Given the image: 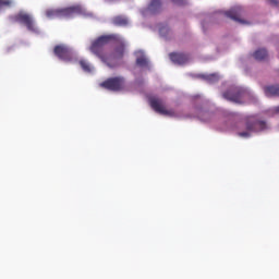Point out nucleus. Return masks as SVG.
Segmentation results:
<instances>
[{"mask_svg":"<svg viewBox=\"0 0 279 279\" xmlns=\"http://www.w3.org/2000/svg\"><path fill=\"white\" fill-rule=\"evenodd\" d=\"M266 97H279V85H270L264 88Z\"/></svg>","mask_w":279,"mask_h":279,"instance_id":"13","label":"nucleus"},{"mask_svg":"<svg viewBox=\"0 0 279 279\" xmlns=\"http://www.w3.org/2000/svg\"><path fill=\"white\" fill-rule=\"evenodd\" d=\"M136 64H137V66L145 68V66H148L149 61H147V58L142 56V57L136 59Z\"/></svg>","mask_w":279,"mask_h":279,"instance_id":"18","label":"nucleus"},{"mask_svg":"<svg viewBox=\"0 0 279 279\" xmlns=\"http://www.w3.org/2000/svg\"><path fill=\"white\" fill-rule=\"evenodd\" d=\"M207 82H218L219 76L217 74H209L206 76Z\"/></svg>","mask_w":279,"mask_h":279,"instance_id":"20","label":"nucleus"},{"mask_svg":"<svg viewBox=\"0 0 279 279\" xmlns=\"http://www.w3.org/2000/svg\"><path fill=\"white\" fill-rule=\"evenodd\" d=\"M269 3H270L271 5H278V0H269Z\"/></svg>","mask_w":279,"mask_h":279,"instance_id":"23","label":"nucleus"},{"mask_svg":"<svg viewBox=\"0 0 279 279\" xmlns=\"http://www.w3.org/2000/svg\"><path fill=\"white\" fill-rule=\"evenodd\" d=\"M275 111L279 113V106L275 108Z\"/></svg>","mask_w":279,"mask_h":279,"instance_id":"24","label":"nucleus"},{"mask_svg":"<svg viewBox=\"0 0 279 279\" xmlns=\"http://www.w3.org/2000/svg\"><path fill=\"white\" fill-rule=\"evenodd\" d=\"M162 10V2L160 0H151L150 4L148 5V12L150 14H158Z\"/></svg>","mask_w":279,"mask_h":279,"instance_id":"12","label":"nucleus"},{"mask_svg":"<svg viewBox=\"0 0 279 279\" xmlns=\"http://www.w3.org/2000/svg\"><path fill=\"white\" fill-rule=\"evenodd\" d=\"M201 121H204L205 123L207 121H210V112L208 111L203 112V116L201 117Z\"/></svg>","mask_w":279,"mask_h":279,"instance_id":"21","label":"nucleus"},{"mask_svg":"<svg viewBox=\"0 0 279 279\" xmlns=\"http://www.w3.org/2000/svg\"><path fill=\"white\" fill-rule=\"evenodd\" d=\"M226 16L231 19V21H236L238 23H245V21L241 20V14H243V8L234 7L231 10L227 11Z\"/></svg>","mask_w":279,"mask_h":279,"instance_id":"10","label":"nucleus"},{"mask_svg":"<svg viewBox=\"0 0 279 279\" xmlns=\"http://www.w3.org/2000/svg\"><path fill=\"white\" fill-rule=\"evenodd\" d=\"M247 96L243 89L234 88L223 93V98L233 104H243V99Z\"/></svg>","mask_w":279,"mask_h":279,"instance_id":"8","label":"nucleus"},{"mask_svg":"<svg viewBox=\"0 0 279 279\" xmlns=\"http://www.w3.org/2000/svg\"><path fill=\"white\" fill-rule=\"evenodd\" d=\"M11 23H21L25 25L28 32H33V34H38V27L36 26V22L34 21V16L32 14L20 11L19 13L10 16Z\"/></svg>","mask_w":279,"mask_h":279,"instance_id":"3","label":"nucleus"},{"mask_svg":"<svg viewBox=\"0 0 279 279\" xmlns=\"http://www.w3.org/2000/svg\"><path fill=\"white\" fill-rule=\"evenodd\" d=\"M175 5H186V0H171Z\"/></svg>","mask_w":279,"mask_h":279,"instance_id":"22","label":"nucleus"},{"mask_svg":"<svg viewBox=\"0 0 279 279\" xmlns=\"http://www.w3.org/2000/svg\"><path fill=\"white\" fill-rule=\"evenodd\" d=\"M253 58L257 60L258 62H263V60H267V50L266 49H257L253 53Z\"/></svg>","mask_w":279,"mask_h":279,"instance_id":"15","label":"nucleus"},{"mask_svg":"<svg viewBox=\"0 0 279 279\" xmlns=\"http://www.w3.org/2000/svg\"><path fill=\"white\" fill-rule=\"evenodd\" d=\"M75 14H82V7L72 5L63 9L46 10L47 19H69L71 16H75Z\"/></svg>","mask_w":279,"mask_h":279,"instance_id":"2","label":"nucleus"},{"mask_svg":"<svg viewBox=\"0 0 279 279\" xmlns=\"http://www.w3.org/2000/svg\"><path fill=\"white\" fill-rule=\"evenodd\" d=\"M149 105L155 112H158V114H163L165 117H175V111H173V109H167L165 106V100L161 98H150Z\"/></svg>","mask_w":279,"mask_h":279,"instance_id":"6","label":"nucleus"},{"mask_svg":"<svg viewBox=\"0 0 279 279\" xmlns=\"http://www.w3.org/2000/svg\"><path fill=\"white\" fill-rule=\"evenodd\" d=\"M12 0H0V10L2 8H12Z\"/></svg>","mask_w":279,"mask_h":279,"instance_id":"19","label":"nucleus"},{"mask_svg":"<svg viewBox=\"0 0 279 279\" xmlns=\"http://www.w3.org/2000/svg\"><path fill=\"white\" fill-rule=\"evenodd\" d=\"M112 23L117 26V27H128L129 25V21L128 17L122 16V15H118L116 17L112 19Z\"/></svg>","mask_w":279,"mask_h":279,"instance_id":"14","label":"nucleus"},{"mask_svg":"<svg viewBox=\"0 0 279 279\" xmlns=\"http://www.w3.org/2000/svg\"><path fill=\"white\" fill-rule=\"evenodd\" d=\"M159 34L162 38H169L171 36V28H169V25H161L159 27Z\"/></svg>","mask_w":279,"mask_h":279,"instance_id":"16","label":"nucleus"},{"mask_svg":"<svg viewBox=\"0 0 279 279\" xmlns=\"http://www.w3.org/2000/svg\"><path fill=\"white\" fill-rule=\"evenodd\" d=\"M169 58L174 64H186L189 62V56L184 53L172 52Z\"/></svg>","mask_w":279,"mask_h":279,"instance_id":"11","label":"nucleus"},{"mask_svg":"<svg viewBox=\"0 0 279 279\" xmlns=\"http://www.w3.org/2000/svg\"><path fill=\"white\" fill-rule=\"evenodd\" d=\"M119 40H116L117 43H120L119 46L114 48V51L110 54H108L109 58V64H114L116 66L113 69H117L119 66V60H123V57L125 56V43L121 40V37H119Z\"/></svg>","mask_w":279,"mask_h":279,"instance_id":"7","label":"nucleus"},{"mask_svg":"<svg viewBox=\"0 0 279 279\" xmlns=\"http://www.w3.org/2000/svg\"><path fill=\"white\" fill-rule=\"evenodd\" d=\"M101 88L106 90H112L113 93H119L125 88V78L123 76L109 77L102 83H100Z\"/></svg>","mask_w":279,"mask_h":279,"instance_id":"5","label":"nucleus"},{"mask_svg":"<svg viewBox=\"0 0 279 279\" xmlns=\"http://www.w3.org/2000/svg\"><path fill=\"white\" fill-rule=\"evenodd\" d=\"M246 130L247 131L240 132L239 136L242 138H250V132H263V130H267V122L263 120H256L254 117H251L246 121Z\"/></svg>","mask_w":279,"mask_h":279,"instance_id":"4","label":"nucleus"},{"mask_svg":"<svg viewBox=\"0 0 279 279\" xmlns=\"http://www.w3.org/2000/svg\"><path fill=\"white\" fill-rule=\"evenodd\" d=\"M80 65L85 73H93V66L90 65V63H88V61L81 60Z\"/></svg>","mask_w":279,"mask_h":279,"instance_id":"17","label":"nucleus"},{"mask_svg":"<svg viewBox=\"0 0 279 279\" xmlns=\"http://www.w3.org/2000/svg\"><path fill=\"white\" fill-rule=\"evenodd\" d=\"M53 53L59 60H63L64 62H71V60H73L71 48L66 45H57L53 49Z\"/></svg>","mask_w":279,"mask_h":279,"instance_id":"9","label":"nucleus"},{"mask_svg":"<svg viewBox=\"0 0 279 279\" xmlns=\"http://www.w3.org/2000/svg\"><path fill=\"white\" fill-rule=\"evenodd\" d=\"M111 40H119V35H102L92 41L89 51L94 53L101 62L107 64L109 69H114L117 63H109L110 58H108V52L106 51V45L111 43Z\"/></svg>","mask_w":279,"mask_h":279,"instance_id":"1","label":"nucleus"}]
</instances>
